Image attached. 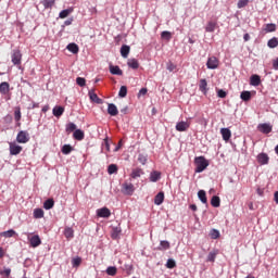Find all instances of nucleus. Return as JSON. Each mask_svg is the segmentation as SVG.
<instances>
[{
    "label": "nucleus",
    "instance_id": "1",
    "mask_svg": "<svg viewBox=\"0 0 278 278\" xmlns=\"http://www.w3.org/2000/svg\"><path fill=\"white\" fill-rule=\"evenodd\" d=\"M195 164V173H203L207 166H210V162H207L203 156H198L194 159Z\"/></svg>",
    "mask_w": 278,
    "mask_h": 278
},
{
    "label": "nucleus",
    "instance_id": "2",
    "mask_svg": "<svg viewBox=\"0 0 278 278\" xmlns=\"http://www.w3.org/2000/svg\"><path fill=\"white\" fill-rule=\"evenodd\" d=\"M122 192L128 197H131V194L136 192V187H134V184L131 182H125L122 185Z\"/></svg>",
    "mask_w": 278,
    "mask_h": 278
},
{
    "label": "nucleus",
    "instance_id": "3",
    "mask_svg": "<svg viewBox=\"0 0 278 278\" xmlns=\"http://www.w3.org/2000/svg\"><path fill=\"white\" fill-rule=\"evenodd\" d=\"M16 140L20 144H26V142H29V134L25 130H21L17 134Z\"/></svg>",
    "mask_w": 278,
    "mask_h": 278
},
{
    "label": "nucleus",
    "instance_id": "4",
    "mask_svg": "<svg viewBox=\"0 0 278 278\" xmlns=\"http://www.w3.org/2000/svg\"><path fill=\"white\" fill-rule=\"evenodd\" d=\"M206 66L211 71H214V70L218 68V59H216V56L208 58V60L206 62Z\"/></svg>",
    "mask_w": 278,
    "mask_h": 278
},
{
    "label": "nucleus",
    "instance_id": "5",
    "mask_svg": "<svg viewBox=\"0 0 278 278\" xmlns=\"http://www.w3.org/2000/svg\"><path fill=\"white\" fill-rule=\"evenodd\" d=\"M97 216H99V218H110V216H112V213L110 212V208L102 207L97 211Z\"/></svg>",
    "mask_w": 278,
    "mask_h": 278
},
{
    "label": "nucleus",
    "instance_id": "6",
    "mask_svg": "<svg viewBox=\"0 0 278 278\" xmlns=\"http://www.w3.org/2000/svg\"><path fill=\"white\" fill-rule=\"evenodd\" d=\"M256 160H257L258 164H261V166H264V165L268 164L270 157H268V154L262 152L257 155Z\"/></svg>",
    "mask_w": 278,
    "mask_h": 278
},
{
    "label": "nucleus",
    "instance_id": "7",
    "mask_svg": "<svg viewBox=\"0 0 278 278\" xmlns=\"http://www.w3.org/2000/svg\"><path fill=\"white\" fill-rule=\"evenodd\" d=\"M29 242H30V247H33V249H36L37 247H40V244H42V240H40V236H38V235L30 237Z\"/></svg>",
    "mask_w": 278,
    "mask_h": 278
},
{
    "label": "nucleus",
    "instance_id": "8",
    "mask_svg": "<svg viewBox=\"0 0 278 278\" xmlns=\"http://www.w3.org/2000/svg\"><path fill=\"white\" fill-rule=\"evenodd\" d=\"M23 151V147L16 143H10V153L11 155H18Z\"/></svg>",
    "mask_w": 278,
    "mask_h": 278
},
{
    "label": "nucleus",
    "instance_id": "9",
    "mask_svg": "<svg viewBox=\"0 0 278 278\" xmlns=\"http://www.w3.org/2000/svg\"><path fill=\"white\" fill-rule=\"evenodd\" d=\"M190 129V123L188 122H179L176 124L177 131H188Z\"/></svg>",
    "mask_w": 278,
    "mask_h": 278
},
{
    "label": "nucleus",
    "instance_id": "10",
    "mask_svg": "<svg viewBox=\"0 0 278 278\" xmlns=\"http://www.w3.org/2000/svg\"><path fill=\"white\" fill-rule=\"evenodd\" d=\"M257 129L262 134H270V131H273V126H270V124H260Z\"/></svg>",
    "mask_w": 278,
    "mask_h": 278
},
{
    "label": "nucleus",
    "instance_id": "11",
    "mask_svg": "<svg viewBox=\"0 0 278 278\" xmlns=\"http://www.w3.org/2000/svg\"><path fill=\"white\" fill-rule=\"evenodd\" d=\"M88 94H89L90 101H92L93 103H97L98 105L103 104V100L99 98V96H97L94 91H89Z\"/></svg>",
    "mask_w": 278,
    "mask_h": 278
},
{
    "label": "nucleus",
    "instance_id": "12",
    "mask_svg": "<svg viewBox=\"0 0 278 278\" xmlns=\"http://www.w3.org/2000/svg\"><path fill=\"white\" fill-rule=\"evenodd\" d=\"M23 58V55L21 54V51L18 50H14L13 54H12V62L13 64H21V59Z\"/></svg>",
    "mask_w": 278,
    "mask_h": 278
},
{
    "label": "nucleus",
    "instance_id": "13",
    "mask_svg": "<svg viewBox=\"0 0 278 278\" xmlns=\"http://www.w3.org/2000/svg\"><path fill=\"white\" fill-rule=\"evenodd\" d=\"M108 113L110 116H117L118 115V108H116V104L110 103L108 105Z\"/></svg>",
    "mask_w": 278,
    "mask_h": 278
},
{
    "label": "nucleus",
    "instance_id": "14",
    "mask_svg": "<svg viewBox=\"0 0 278 278\" xmlns=\"http://www.w3.org/2000/svg\"><path fill=\"white\" fill-rule=\"evenodd\" d=\"M220 134H222L223 140H225V142H228V140H230L231 130H229V128H222Z\"/></svg>",
    "mask_w": 278,
    "mask_h": 278
},
{
    "label": "nucleus",
    "instance_id": "15",
    "mask_svg": "<svg viewBox=\"0 0 278 278\" xmlns=\"http://www.w3.org/2000/svg\"><path fill=\"white\" fill-rule=\"evenodd\" d=\"M109 68L111 75H123V70L118 65H110Z\"/></svg>",
    "mask_w": 278,
    "mask_h": 278
},
{
    "label": "nucleus",
    "instance_id": "16",
    "mask_svg": "<svg viewBox=\"0 0 278 278\" xmlns=\"http://www.w3.org/2000/svg\"><path fill=\"white\" fill-rule=\"evenodd\" d=\"M251 86H260L262 84V78H260V75L254 74L250 78Z\"/></svg>",
    "mask_w": 278,
    "mask_h": 278
},
{
    "label": "nucleus",
    "instance_id": "17",
    "mask_svg": "<svg viewBox=\"0 0 278 278\" xmlns=\"http://www.w3.org/2000/svg\"><path fill=\"white\" fill-rule=\"evenodd\" d=\"M162 177V174L157 170H154L150 174V181H152V184H155L156 181H160Z\"/></svg>",
    "mask_w": 278,
    "mask_h": 278
},
{
    "label": "nucleus",
    "instance_id": "18",
    "mask_svg": "<svg viewBox=\"0 0 278 278\" xmlns=\"http://www.w3.org/2000/svg\"><path fill=\"white\" fill-rule=\"evenodd\" d=\"M52 114L56 118H60V116H62V114H64V106H54L52 110Z\"/></svg>",
    "mask_w": 278,
    "mask_h": 278
},
{
    "label": "nucleus",
    "instance_id": "19",
    "mask_svg": "<svg viewBox=\"0 0 278 278\" xmlns=\"http://www.w3.org/2000/svg\"><path fill=\"white\" fill-rule=\"evenodd\" d=\"M64 236L66 239L73 240V238H75V230H73L71 227H66L64 230Z\"/></svg>",
    "mask_w": 278,
    "mask_h": 278
},
{
    "label": "nucleus",
    "instance_id": "20",
    "mask_svg": "<svg viewBox=\"0 0 278 278\" xmlns=\"http://www.w3.org/2000/svg\"><path fill=\"white\" fill-rule=\"evenodd\" d=\"M164 203V192H159L154 198L155 205H162Z\"/></svg>",
    "mask_w": 278,
    "mask_h": 278
},
{
    "label": "nucleus",
    "instance_id": "21",
    "mask_svg": "<svg viewBox=\"0 0 278 278\" xmlns=\"http://www.w3.org/2000/svg\"><path fill=\"white\" fill-rule=\"evenodd\" d=\"M129 51H131V48L127 45H123L122 48H121L122 58H128L129 56Z\"/></svg>",
    "mask_w": 278,
    "mask_h": 278
},
{
    "label": "nucleus",
    "instance_id": "22",
    "mask_svg": "<svg viewBox=\"0 0 278 278\" xmlns=\"http://www.w3.org/2000/svg\"><path fill=\"white\" fill-rule=\"evenodd\" d=\"M0 92L1 94H8L10 92V84L7 81H3L0 84Z\"/></svg>",
    "mask_w": 278,
    "mask_h": 278
},
{
    "label": "nucleus",
    "instance_id": "23",
    "mask_svg": "<svg viewBox=\"0 0 278 278\" xmlns=\"http://www.w3.org/2000/svg\"><path fill=\"white\" fill-rule=\"evenodd\" d=\"M142 175H144V173L142 172L141 168H136V169H132L131 174H130V177L132 179H138V177H142Z\"/></svg>",
    "mask_w": 278,
    "mask_h": 278
},
{
    "label": "nucleus",
    "instance_id": "24",
    "mask_svg": "<svg viewBox=\"0 0 278 278\" xmlns=\"http://www.w3.org/2000/svg\"><path fill=\"white\" fill-rule=\"evenodd\" d=\"M0 236L2 238H14V236H16V231L14 229H10V230L1 232Z\"/></svg>",
    "mask_w": 278,
    "mask_h": 278
},
{
    "label": "nucleus",
    "instance_id": "25",
    "mask_svg": "<svg viewBox=\"0 0 278 278\" xmlns=\"http://www.w3.org/2000/svg\"><path fill=\"white\" fill-rule=\"evenodd\" d=\"M129 68H139L140 64L138 63V60L136 59H129L128 62H127Z\"/></svg>",
    "mask_w": 278,
    "mask_h": 278
},
{
    "label": "nucleus",
    "instance_id": "26",
    "mask_svg": "<svg viewBox=\"0 0 278 278\" xmlns=\"http://www.w3.org/2000/svg\"><path fill=\"white\" fill-rule=\"evenodd\" d=\"M70 14H73L72 8L61 11L59 14V18H66Z\"/></svg>",
    "mask_w": 278,
    "mask_h": 278
},
{
    "label": "nucleus",
    "instance_id": "27",
    "mask_svg": "<svg viewBox=\"0 0 278 278\" xmlns=\"http://www.w3.org/2000/svg\"><path fill=\"white\" fill-rule=\"evenodd\" d=\"M66 49L70 50L71 53H79V46H77L76 43L67 45Z\"/></svg>",
    "mask_w": 278,
    "mask_h": 278
},
{
    "label": "nucleus",
    "instance_id": "28",
    "mask_svg": "<svg viewBox=\"0 0 278 278\" xmlns=\"http://www.w3.org/2000/svg\"><path fill=\"white\" fill-rule=\"evenodd\" d=\"M199 88H200L201 92H203V94H205L207 92V80L201 79Z\"/></svg>",
    "mask_w": 278,
    "mask_h": 278
},
{
    "label": "nucleus",
    "instance_id": "29",
    "mask_svg": "<svg viewBox=\"0 0 278 278\" xmlns=\"http://www.w3.org/2000/svg\"><path fill=\"white\" fill-rule=\"evenodd\" d=\"M211 205L213 207H220V198L218 195H214L212 199H211Z\"/></svg>",
    "mask_w": 278,
    "mask_h": 278
},
{
    "label": "nucleus",
    "instance_id": "30",
    "mask_svg": "<svg viewBox=\"0 0 278 278\" xmlns=\"http://www.w3.org/2000/svg\"><path fill=\"white\" fill-rule=\"evenodd\" d=\"M34 218H45V211L42 208H35Z\"/></svg>",
    "mask_w": 278,
    "mask_h": 278
},
{
    "label": "nucleus",
    "instance_id": "31",
    "mask_svg": "<svg viewBox=\"0 0 278 278\" xmlns=\"http://www.w3.org/2000/svg\"><path fill=\"white\" fill-rule=\"evenodd\" d=\"M167 249H170V243L166 240L161 241L159 250L160 251H167Z\"/></svg>",
    "mask_w": 278,
    "mask_h": 278
},
{
    "label": "nucleus",
    "instance_id": "32",
    "mask_svg": "<svg viewBox=\"0 0 278 278\" xmlns=\"http://www.w3.org/2000/svg\"><path fill=\"white\" fill-rule=\"evenodd\" d=\"M53 205H55V202L53 201V199H48L43 203L45 210H52Z\"/></svg>",
    "mask_w": 278,
    "mask_h": 278
},
{
    "label": "nucleus",
    "instance_id": "33",
    "mask_svg": "<svg viewBox=\"0 0 278 278\" xmlns=\"http://www.w3.org/2000/svg\"><path fill=\"white\" fill-rule=\"evenodd\" d=\"M198 198L200 199L201 203H207V195L205 194V190H200L198 192Z\"/></svg>",
    "mask_w": 278,
    "mask_h": 278
},
{
    "label": "nucleus",
    "instance_id": "34",
    "mask_svg": "<svg viewBox=\"0 0 278 278\" xmlns=\"http://www.w3.org/2000/svg\"><path fill=\"white\" fill-rule=\"evenodd\" d=\"M267 46L269 49H276V47H278V39L276 37L269 39Z\"/></svg>",
    "mask_w": 278,
    "mask_h": 278
},
{
    "label": "nucleus",
    "instance_id": "35",
    "mask_svg": "<svg viewBox=\"0 0 278 278\" xmlns=\"http://www.w3.org/2000/svg\"><path fill=\"white\" fill-rule=\"evenodd\" d=\"M265 31H266L267 34H270V33H273V31H277V25H275V24H273V23L266 24V26H265Z\"/></svg>",
    "mask_w": 278,
    "mask_h": 278
},
{
    "label": "nucleus",
    "instance_id": "36",
    "mask_svg": "<svg viewBox=\"0 0 278 278\" xmlns=\"http://www.w3.org/2000/svg\"><path fill=\"white\" fill-rule=\"evenodd\" d=\"M61 151L63 155H68L73 151V147L71 144H64Z\"/></svg>",
    "mask_w": 278,
    "mask_h": 278
},
{
    "label": "nucleus",
    "instance_id": "37",
    "mask_svg": "<svg viewBox=\"0 0 278 278\" xmlns=\"http://www.w3.org/2000/svg\"><path fill=\"white\" fill-rule=\"evenodd\" d=\"M108 173H109V175H114V174L118 173V166H116V164L109 165Z\"/></svg>",
    "mask_w": 278,
    "mask_h": 278
},
{
    "label": "nucleus",
    "instance_id": "38",
    "mask_svg": "<svg viewBox=\"0 0 278 278\" xmlns=\"http://www.w3.org/2000/svg\"><path fill=\"white\" fill-rule=\"evenodd\" d=\"M84 131L81 129H76L74 131V138L75 140H83L84 139Z\"/></svg>",
    "mask_w": 278,
    "mask_h": 278
},
{
    "label": "nucleus",
    "instance_id": "39",
    "mask_svg": "<svg viewBox=\"0 0 278 278\" xmlns=\"http://www.w3.org/2000/svg\"><path fill=\"white\" fill-rule=\"evenodd\" d=\"M240 99H242V101H251V91H242Z\"/></svg>",
    "mask_w": 278,
    "mask_h": 278
},
{
    "label": "nucleus",
    "instance_id": "40",
    "mask_svg": "<svg viewBox=\"0 0 278 278\" xmlns=\"http://www.w3.org/2000/svg\"><path fill=\"white\" fill-rule=\"evenodd\" d=\"M210 237L212 238V240H218V238H220V231L212 229L210 231Z\"/></svg>",
    "mask_w": 278,
    "mask_h": 278
},
{
    "label": "nucleus",
    "instance_id": "41",
    "mask_svg": "<svg viewBox=\"0 0 278 278\" xmlns=\"http://www.w3.org/2000/svg\"><path fill=\"white\" fill-rule=\"evenodd\" d=\"M214 29H216V23L208 22L205 27V31L212 33V31H214Z\"/></svg>",
    "mask_w": 278,
    "mask_h": 278
},
{
    "label": "nucleus",
    "instance_id": "42",
    "mask_svg": "<svg viewBox=\"0 0 278 278\" xmlns=\"http://www.w3.org/2000/svg\"><path fill=\"white\" fill-rule=\"evenodd\" d=\"M77 129V125H75V123H68L66 125V131L67 134H71V131H76Z\"/></svg>",
    "mask_w": 278,
    "mask_h": 278
},
{
    "label": "nucleus",
    "instance_id": "43",
    "mask_svg": "<svg viewBox=\"0 0 278 278\" xmlns=\"http://www.w3.org/2000/svg\"><path fill=\"white\" fill-rule=\"evenodd\" d=\"M117 269L115 266H110L106 268V274L110 275L111 277H114V275H116Z\"/></svg>",
    "mask_w": 278,
    "mask_h": 278
},
{
    "label": "nucleus",
    "instance_id": "44",
    "mask_svg": "<svg viewBox=\"0 0 278 278\" xmlns=\"http://www.w3.org/2000/svg\"><path fill=\"white\" fill-rule=\"evenodd\" d=\"M118 97H121L122 99H125V97H127V87L126 86L121 87Z\"/></svg>",
    "mask_w": 278,
    "mask_h": 278
},
{
    "label": "nucleus",
    "instance_id": "45",
    "mask_svg": "<svg viewBox=\"0 0 278 278\" xmlns=\"http://www.w3.org/2000/svg\"><path fill=\"white\" fill-rule=\"evenodd\" d=\"M55 3V0H43L42 5L47 8H53V4Z\"/></svg>",
    "mask_w": 278,
    "mask_h": 278
},
{
    "label": "nucleus",
    "instance_id": "46",
    "mask_svg": "<svg viewBox=\"0 0 278 278\" xmlns=\"http://www.w3.org/2000/svg\"><path fill=\"white\" fill-rule=\"evenodd\" d=\"M177 266V263L173 258H168L166 263V268H175Z\"/></svg>",
    "mask_w": 278,
    "mask_h": 278
},
{
    "label": "nucleus",
    "instance_id": "47",
    "mask_svg": "<svg viewBox=\"0 0 278 278\" xmlns=\"http://www.w3.org/2000/svg\"><path fill=\"white\" fill-rule=\"evenodd\" d=\"M76 84H77V86H80V88H84V86H86V78L77 77Z\"/></svg>",
    "mask_w": 278,
    "mask_h": 278
},
{
    "label": "nucleus",
    "instance_id": "48",
    "mask_svg": "<svg viewBox=\"0 0 278 278\" xmlns=\"http://www.w3.org/2000/svg\"><path fill=\"white\" fill-rule=\"evenodd\" d=\"M161 38H163L164 40H170V38H172L170 31H168V30L162 31Z\"/></svg>",
    "mask_w": 278,
    "mask_h": 278
},
{
    "label": "nucleus",
    "instance_id": "49",
    "mask_svg": "<svg viewBox=\"0 0 278 278\" xmlns=\"http://www.w3.org/2000/svg\"><path fill=\"white\" fill-rule=\"evenodd\" d=\"M217 252H210L207 255V262H214L216 260Z\"/></svg>",
    "mask_w": 278,
    "mask_h": 278
},
{
    "label": "nucleus",
    "instance_id": "50",
    "mask_svg": "<svg viewBox=\"0 0 278 278\" xmlns=\"http://www.w3.org/2000/svg\"><path fill=\"white\" fill-rule=\"evenodd\" d=\"M118 236H121V228L116 227V228L113 229L112 238L114 240H116V238H118Z\"/></svg>",
    "mask_w": 278,
    "mask_h": 278
},
{
    "label": "nucleus",
    "instance_id": "51",
    "mask_svg": "<svg viewBox=\"0 0 278 278\" xmlns=\"http://www.w3.org/2000/svg\"><path fill=\"white\" fill-rule=\"evenodd\" d=\"M124 270H126L127 275H131V273L134 271V265L125 264Z\"/></svg>",
    "mask_w": 278,
    "mask_h": 278
},
{
    "label": "nucleus",
    "instance_id": "52",
    "mask_svg": "<svg viewBox=\"0 0 278 278\" xmlns=\"http://www.w3.org/2000/svg\"><path fill=\"white\" fill-rule=\"evenodd\" d=\"M217 97H219V99H225V97H227V92L223 89H219L217 91Z\"/></svg>",
    "mask_w": 278,
    "mask_h": 278
},
{
    "label": "nucleus",
    "instance_id": "53",
    "mask_svg": "<svg viewBox=\"0 0 278 278\" xmlns=\"http://www.w3.org/2000/svg\"><path fill=\"white\" fill-rule=\"evenodd\" d=\"M14 118L16 122L21 121V109L15 110Z\"/></svg>",
    "mask_w": 278,
    "mask_h": 278
},
{
    "label": "nucleus",
    "instance_id": "54",
    "mask_svg": "<svg viewBox=\"0 0 278 278\" xmlns=\"http://www.w3.org/2000/svg\"><path fill=\"white\" fill-rule=\"evenodd\" d=\"M138 161L140 162V164H147V156L140 154L138 156Z\"/></svg>",
    "mask_w": 278,
    "mask_h": 278
},
{
    "label": "nucleus",
    "instance_id": "55",
    "mask_svg": "<svg viewBox=\"0 0 278 278\" xmlns=\"http://www.w3.org/2000/svg\"><path fill=\"white\" fill-rule=\"evenodd\" d=\"M247 3H249V0H240L238 2V8H244L247 5Z\"/></svg>",
    "mask_w": 278,
    "mask_h": 278
},
{
    "label": "nucleus",
    "instance_id": "56",
    "mask_svg": "<svg viewBox=\"0 0 278 278\" xmlns=\"http://www.w3.org/2000/svg\"><path fill=\"white\" fill-rule=\"evenodd\" d=\"M79 264H81V258H74L73 260V265L74 266H79Z\"/></svg>",
    "mask_w": 278,
    "mask_h": 278
},
{
    "label": "nucleus",
    "instance_id": "57",
    "mask_svg": "<svg viewBox=\"0 0 278 278\" xmlns=\"http://www.w3.org/2000/svg\"><path fill=\"white\" fill-rule=\"evenodd\" d=\"M273 68H275V71H278V58L273 61Z\"/></svg>",
    "mask_w": 278,
    "mask_h": 278
},
{
    "label": "nucleus",
    "instance_id": "58",
    "mask_svg": "<svg viewBox=\"0 0 278 278\" xmlns=\"http://www.w3.org/2000/svg\"><path fill=\"white\" fill-rule=\"evenodd\" d=\"M10 273H12V269L5 268L2 274L5 275V277H10Z\"/></svg>",
    "mask_w": 278,
    "mask_h": 278
},
{
    "label": "nucleus",
    "instance_id": "59",
    "mask_svg": "<svg viewBox=\"0 0 278 278\" xmlns=\"http://www.w3.org/2000/svg\"><path fill=\"white\" fill-rule=\"evenodd\" d=\"M64 25H65V26L73 25V17L67 18V20L64 22Z\"/></svg>",
    "mask_w": 278,
    "mask_h": 278
},
{
    "label": "nucleus",
    "instance_id": "60",
    "mask_svg": "<svg viewBox=\"0 0 278 278\" xmlns=\"http://www.w3.org/2000/svg\"><path fill=\"white\" fill-rule=\"evenodd\" d=\"M167 71H169L170 73H173V71H175V65H173V63L167 65Z\"/></svg>",
    "mask_w": 278,
    "mask_h": 278
},
{
    "label": "nucleus",
    "instance_id": "61",
    "mask_svg": "<svg viewBox=\"0 0 278 278\" xmlns=\"http://www.w3.org/2000/svg\"><path fill=\"white\" fill-rule=\"evenodd\" d=\"M121 147H123V140H119V142H118L117 147L114 149V151L117 152L121 149Z\"/></svg>",
    "mask_w": 278,
    "mask_h": 278
},
{
    "label": "nucleus",
    "instance_id": "62",
    "mask_svg": "<svg viewBox=\"0 0 278 278\" xmlns=\"http://www.w3.org/2000/svg\"><path fill=\"white\" fill-rule=\"evenodd\" d=\"M139 94L144 97V94H147V88L140 89Z\"/></svg>",
    "mask_w": 278,
    "mask_h": 278
},
{
    "label": "nucleus",
    "instance_id": "63",
    "mask_svg": "<svg viewBox=\"0 0 278 278\" xmlns=\"http://www.w3.org/2000/svg\"><path fill=\"white\" fill-rule=\"evenodd\" d=\"M274 201L278 205V191H276L275 194H274Z\"/></svg>",
    "mask_w": 278,
    "mask_h": 278
},
{
    "label": "nucleus",
    "instance_id": "64",
    "mask_svg": "<svg viewBox=\"0 0 278 278\" xmlns=\"http://www.w3.org/2000/svg\"><path fill=\"white\" fill-rule=\"evenodd\" d=\"M104 144L106 147V151H110V141H108V139L104 140Z\"/></svg>",
    "mask_w": 278,
    "mask_h": 278
}]
</instances>
